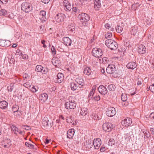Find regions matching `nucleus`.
<instances>
[{"instance_id":"obj_1","label":"nucleus","mask_w":154,"mask_h":154,"mask_svg":"<svg viewBox=\"0 0 154 154\" xmlns=\"http://www.w3.org/2000/svg\"><path fill=\"white\" fill-rule=\"evenodd\" d=\"M21 9L26 13H28L32 10V5L26 2H23L21 5Z\"/></svg>"},{"instance_id":"obj_2","label":"nucleus","mask_w":154,"mask_h":154,"mask_svg":"<svg viewBox=\"0 0 154 154\" xmlns=\"http://www.w3.org/2000/svg\"><path fill=\"white\" fill-rule=\"evenodd\" d=\"M80 16V20L81 22H82L83 25L85 26L88 24L87 22L89 20L90 17L88 15L85 13H82L79 14Z\"/></svg>"},{"instance_id":"obj_3","label":"nucleus","mask_w":154,"mask_h":154,"mask_svg":"<svg viewBox=\"0 0 154 154\" xmlns=\"http://www.w3.org/2000/svg\"><path fill=\"white\" fill-rule=\"evenodd\" d=\"M92 54L93 56L96 57H99L103 54L102 50L100 48H93L92 51Z\"/></svg>"},{"instance_id":"obj_4","label":"nucleus","mask_w":154,"mask_h":154,"mask_svg":"<svg viewBox=\"0 0 154 154\" xmlns=\"http://www.w3.org/2000/svg\"><path fill=\"white\" fill-rule=\"evenodd\" d=\"M76 104L74 100L73 101L66 102L65 103V108L67 109H74L76 106Z\"/></svg>"},{"instance_id":"obj_5","label":"nucleus","mask_w":154,"mask_h":154,"mask_svg":"<svg viewBox=\"0 0 154 154\" xmlns=\"http://www.w3.org/2000/svg\"><path fill=\"white\" fill-rule=\"evenodd\" d=\"M102 127L103 130L107 132L111 131L113 128V125L109 122L104 123Z\"/></svg>"},{"instance_id":"obj_6","label":"nucleus","mask_w":154,"mask_h":154,"mask_svg":"<svg viewBox=\"0 0 154 154\" xmlns=\"http://www.w3.org/2000/svg\"><path fill=\"white\" fill-rule=\"evenodd\" d=\"M116 113L115 109L112 107H110L107 109L106 115L108 116L112 117L114 116Z\"/></svg>"},{"instance_id":"obj_7","label":"nucleus","mask_w":154,"mask_h":154,"mask_svg":"<svg viewBox=\"0 0 154 154\" xmlns=\"http://www.w3.org/2000/svg\"><path fill=\"white\" fill-rule=\"evenodd\" d=\"M116 66L113 64L109 65L106 68L107 72L109 74H112L116 71Z\"/></svg>"},{"instance_id":"obj_8","label":"nucleus","mask_w":154,"mask_h":154,"mask_svg":"<svg viewBox=\"0 0 154 154\" xmlns=\"http://www.w3.org/2000/svg\"><path fill=\"white\" fill-rule=\"evenodd\" d=\"M65 16L63 14L61 13H58L55 17V19L57 22L59 23L63 21Z\"/></svg>"},{"instance_id":"obj_9","label":"nucleus","mask_w":154,"mask_h":154,"mask_svg":"<svg viewBox=\"0 0 154 154\" xmlns=\"http://www.w3.org/2000/svg\"><path fill=\"white\" fill-rule=\"evenodd\" d=\"M99 92L102 95H104L107 93V88L102 85H100L98 88Z\"/></svg>"},{"instance_id":"obj_10","label":"nucleus","mask_w":154,"mask_h":154,"mask_svg":"<svg viewBox=\"0 0 154 154\" xmlns=\"http://www.w3.org/2000/svg\"><path fill=\"white\" fill-rule=\"evenodd\" d=\"M131 123V119L128 117L124 119V120L121 122L122 125L125 127L128 126Z\"/></svg>"},{"instance_id":"obj_11","label":"nucleus","mask_w":154,"mask_h":154,"mask_svg":"<svg viewBox=\"0 0 154 154\" xmlns=\"http://www.w3.org/2000/svg\"><path fill=\"white\" fill-rule=\"evenodd\" d=\"M137 51L140 54H144L146 51V49L144 45L140 44L138 45Z\"/></svg>"},{"instance_id":"obj_12","label":"nucleus","mask_w":154,"mask_h":154,"mask_svg":"<svg viewBox=\"0 0 154 154\" xmlns=\"http://www.w3.org/2000/svg\"><path fill=\"white\" fill-rule=\"evenodd\" d=\"M96 88V85H94L92 87V89L91 90L88 97V98L89 99V102H91L92 99L93 97V96L94 93Z\"/></svg>"},{"instance_id":"obj_13","label":"nucleus","mask_w":154,"mask_h":154,"mask_svg":"<svg viewBox=\"0 0 154 154\" xmlns=\"http://www.w3.org/2000/svg\"><path fill=\"white\" fill-rule=\"evenodd\" d=\"M10 42L8 40H0V46L5 47H8L10 45Z\"/></svg>"},{"instance_id":"obj_14","label":"nucleus","mask_w":154,"mask_h":154,"mask_svg":"<svg viewBox=\"0 0 154 154\" xmlns=\"http://www.w3.org/2000/svg\"><path fill=\"white\" fill-rule=\"evenodd\" d=\"M63 44L66 46H70L72 43L71 39L68 37H64L62 39Z\"/></svg>"},{"instance_id":"obj_15","label":"nucleus","mask_w":154,"mask_h":154,"mask_svg":"<svg viewBox=\"0 0 154 154\" xmlns=\"http://www.w3.org/2000/svg\"><path fill=\"white\" fill-rule=\"evenodd\" d=\"M56 77L57 78H56V82L57 83H61L64 79V75L61 73H58Z\"/></svg>"},{"instance_id":"obj_16","label":"nucleus","mask_w":154,"mask_h":154,"mask_svg":"<svg viewBox=\"0 0 154 154\" xmlns=\"http://www.w3.org/2000/svg\"><path fill=\"white\" fill-rule=\"evenodd\" d=\"M75 81L79 85H81V86H79L80 88H81V86H83V79L80 76L77 75L75 77Z\"/></svg>"},{"instance_id":"obj_17","label":"nucleus","mask_w":154,"mask_h":154,"mask_svg":"<svg viewBox=\"0 0 154 154\" xmlns=\"http://www.w3.org/2000/svg\"><path fill=\"white\" fill-rule=\"evenodd\" d=\"M8 103L5 100L0 101V108L2 109H5L8 108Z\"/></svg>"},{"instance_id":"obj_18","label":"nucleus","mask_w":154,"mask_h":154,"mask_svg":"<svg viewBox=\"0 0 154 154\" xmlns=\"http://www.w3.org/2000/svg\"><path fill=\"white\" fill-rule=\"evenodd\" d=\"M51 62L56 67H60L61 65L60 61L57 58L52 60Z\"/></svg>"},{"instance_id":"obj_19","label":"nucleus","mask_w":154,"mask_h":154,"mask_svg":"<svg viewBox=\"0 0 154 154\" xmlns=\"http://www.w3.org/2000/svg\"><path fill=\"white\" fill-rule=\"evenodd\" d=\"M137 66L136 63L133 62L129 63L127 65V67L128 69H133L135 68Z\"/></svg>"},{"instance_id":"obj_20","label":"nucleus","mask_w":154,"mask_h":154,"mask_svg":"<svg viewBox=\"0 0 154 154\" xmlns=\"http://www.w3.org/2000/svg\"><path fill=\"white\" fill-rule=\"evenodd\" d=\"M74 133V129L69 130L67 132V137L69 139L72 138Z\"/></svg>"},{"instance_id":"obj_21","label":"nucleus","mask_w":154,"mask_h":154,"mask_svg":"<svg viewBox=\"0 0 154 154\" xmlns=\"http://www.w3.org/2000/svg\"><path fill=\"white\" fill-rule=\"evenodd\" d=\"M94 8L96 9H98L101 6V0H94Z\"/></svg>"},{"instance_id":"obj_22","label":"nucleus","mask_w":154,"mask_h":154,"mask_svg":"<svg viewBox=\"0 0 154 154\" xmlns=\"http://www.w3.org/2000/svg\"><path fill=\"white\" fill-rule=\"evenodd\" d=\"M113 42L109 48L112 50H115L118 48V44L117 42L114 41Z\"/></svg>"},{"instance_id":"obj_23","label":"nucleus","mask_w":154,"mask_h":154,"mask_svg":"<svg viewBox=\"0 0 154 154\" xmlns=\"http://www.w3.org/2000/svg\"><path fill=\"white\" fill-rule=\"evenodd\" d=\"M42 124L43 125V128H45L47 129L48 126V119H47V118H45V117L44 119L42 120Z\"/></svg>"},{"instance_id":"obj_24","label":"nucleus","mask_w":154,"mask_h":154,"mask_svg":"<svg viewBox=\"0 0 154 154\" xmlns=\"http://www.w3.org/2000/svg\"><path fill=\"white\" fill-rule=\"evenodd\" d=\"M84 73L85 75H89L91 73V69L89 67H87L84 69Z\"/></svg>"},{"instance_id":"obj_25","label":"nucleus","mask_w":154,"mask_h":154,"mask_svg":"<svg viewBox=\"0 0 154 154\" xmlns=\"http://www.w3.org/2000/svg\"><path fill=\"white\" fill-rule=\"evenodd\" d=\"M87 113L88 109L87 108H82L80 111V114L82 116H85Z\"/></svg>"},{"instance_id":"obj_26","label":"nucleus","mask_w":154,"mask_h":154,"mask_svg":"<svg viewBox=\"0 0 154 154\" xmlns=\"http://www.w3.org/2000/svg\"><path fill=\"white\" fill-rule=\"evenodd\" d=\"M113 41L114 40L111 39H107L105 41V44L108 48H109Z\"/></svg>"},{"instance_id":"obj_27","label":"nucleus","mask_w":154,"mask_h":154,"mask_svg":"<svg viewBox=\"0 0 154 154\" xmlns=\"http://www.w3.org/2000/svg\"><path fill=\"white\" fill-rule=\"evenodd\" d=\"M140 5H141L139 3H134L132 5L131 9L135 11L137 9H138L139 7H140Z\"/></svg>"},{"instance_id":"obj_28","label":"nucleus","mask_w":154,"mask_h":154,"mask_svg":"<svg viewBox=\"0 0 154 154\" xmlns=\"http://www.w3.org/2000/svg\"><path fill=\"white\" fill-rule=\"evenodd\" d=\"M70 86L71 89L74 91L76 90L78 87L77 84L74 82H72L70 83Z\"/></svg>"},{"instance_id":"obj_29","label":"nucleus","mask_w":154,"mask_h":154,"mask_svg":"<svg viewBox=\"0 0 154 154\" xmlns=\"http://www.w3.org/2000/svg\"><path fill=\"white\" fill-rule=\"evenodd\" d=\"M42 98H41V100L44 102L46 101L48 98V96L46 93H43L42 94L41 96Z\"/></svg>"},{"instance_id":"obj_30","label":"nucleus","mask_w":154,"mask_h":154,"mask_svg":"<svg viewBox=\"0 0 154 154\" xmlns=\"http://www.w3.org/2000/svg\"><path fill=\"white\" fill-rule=\"evenodd\" d=\"M68 27L69 30L71 32H73L75 29V26L73 24H71L70 25H69Z\"/></svg>"},{"instance_id":"obj_31","label":"nucleus","mask_w":154,"mask_h":154,"mask_svg":"<svg viewBox=\"0 0 154 154\" xmlns=\"http://www.w3.org/2000/svg\"><path fill=\"white\" fill-rule=\"evenodd\" d=\"M116 88V86L113 84H110L108 86V89L110 91H114Z\"/></svg>"},{"instance_id":"obj_32","label":"nucleus","mask_w":154,"mask_h":154,"mask_svg":"<svg viewBox=\"0 0 154 154\" xmlns=\"http://www.w3.org/2000/svg\"><path fill=\"white\" fill-rule=\"evenodd\" d=\"M113 74V76L115 78H119L121 76L119 71L116 69V71Z\"/></svg>"},{"instance_id":"obj_33","label":"nucleus","mask_w":154,"mask_h":154,"mask_svg":"<svg viewBox=\"0 0 154 154\" xmlns=\"http://www.w3.org/2000/svg\"><path fill=\"white\" fill-rule=\"evenodd\" d=\"M43 67L41 65H37L36 66L35 70L37 72H41L42 71Z\"/></svg>"},{"instance_id":"obj_34","label":"nucleus","mask_w":154,"mask_h":154,"mask_svg":"<svg viewBox=\"0 0 154 154\" xmlns=\"http://www.w3.org/2000/svg\"><path fill=\"white\" fill-rule=\"evenodd\" d=\"M25 145L27 147H29L30 149H33L34 148V146L29 142H26Z\"/></svg>"},{"instance_id":"obj_35","label":"nucleus","mask_w":154,"mask_h":154,"mask_svg":"<svg viewBox=\"0 0 154 154\" xmlns=\"http://www.w3.org/2000/svg\"><path fill=\"white\" fill-rule=\"evenodd\" d=\"M11 130L14 131V134H16V132H19L18 128L14 125H12L11 127Z\"/></svg>"},{"instance_id":"obj_36","label":"nucleus","mask_w":154,"mask_h":154,"mask_svg":"<svg viewBox=\"0 0 154 154\" xmlns=\"http://www.w3.org/2000/svg\"><path fill=\"white\" fill-rule=\"evenodd\" d=\"M137 29L135 27L132 28V29L131 31V34L134 35H135L137 33Z\"/></svg>"},{"instance_id":"obj_37","label":"nucleus","mask_w":154,"mask_h":154,"mask_svg":"<svg viewBox=\"0 0 154 154\" xmlns=\"http://www.w3.org/2000/svg\"><path fill=\"white\" fill-rule=\"evenodd\" d=\"M144 23L148 25H150L151 24L152 22L149 17H147L145 20Z\"/></svg>"},{"instance_id":"obj_38","label":"nucleus","mask_w":154,"mask_h":154,"mask_svg":"<svg viewBox=\"0 0 154 154\" xmlns=\"http://www.w3.org/2000/svg\"><path fill=\"white\" fill-rule=\"evenodd\" d=\"M116 29L117 32L118 33H120L123 30L122 27L119 25H117V27L116 28Z\"/></svg>"},{"instance_id":"obj_39","label":"nucleus","mask_w":154,"mask_h":154,"mask_svg":"<svg viewBox=\"0 0 154 154\" xmlns=\"http://www.w3.org/2000/svg\"><path fill=\"white\" fill-rule=\"evenodd\" d=\"M96 143L98 145H101V139L99 138H97L96 139V140L94 139V140L93 142L94 143H96Z\"/></svg>"},{"instance_id":"obj_40","label":"nucleus","mask_w":154,"mask_h":154,"mask_svg":"<svg viewBox=\"0 0 154 154\" xmlns=\"http://www.w3.org/2000/svg\"><path fill=\"white\" fill-rule=\"evenodd\" d=\"M121 100L122 101H125L127 100V95L125 94H122L121 95Z\"/></svg>"},{"instance_id":"obj_41","label":"nucleus","mask_w":154,"mask_h":154,"mask_svg":"<svg viewBox=\"0 0 154 154\" xmlns=\"http://www.w3.org/2000/svg\"><path fill=\"white\" fill-rule=\"evenodd\" d=\"M100 97L99 95H96L92 99L94 101H97L100 100Z\"/></svg>"},{"instance_id":"obj_42","label":"nucleus","mask_w":154,"mask_h":154,"mask_svg":"<svg viewBox=\"0 0 154 154\" xmlns=\"http://www.w3.org/2000/svg\"><path fill=\"white\" fill-rule=\"evenodd\" d=\"M87 142L88 143H87V147H88V148H91V146L93 145H92L93 142L91 140H88Z\"/></svg>"},{"instance_id":"obj_43","label":"nucleus","mask_w":154,"mask_h":154,"mask_svg":"<svg viewBox=\"0 0 154 154\" xmlns=\"http://www.w3.org/2000/svg\"><path fill=\"white\" fill-rule=\"evenodd\" d=\"M112 36V33L109 32H107L105 35V38H110Z\"/></svg>"},{"instance_id":"obj_44","label":"nucleus","mask_w":154,"mask_h":154,"mask_svg":"<svg viewBox=\"0 0 154 154\" xmlns=\"http://www.w3.org/2000/svg\"><path fill=\"white\" fill-rule=\"evenodd\" d=\"M7 11L5 9H2L0 10V16H5L6 14Z\"/></svg>"},{"instance_id":"obj_45","label":"nucleus","mask_w":154,"mask_h":154,"mask_svg":"<svg viewBox=\"0 0 154 154\" xmlns=\"http://www.w3.org/2000/svg\"><path fill=\"white\" fill-rule=\"evenodd\" d=\"M143 133L145 134L144 136V138L145 139H149V140H150L149 138L150 137L151 135L149 132H148V133H146V132L144 133V131Z\"/></svg>"},{"instance_id":"obj_46","label":"nucleus","mask_w":154,"mask_h":154,"mask_svg":"<svg viewBox=\"0 0 154 154\" xmlns=\"http://www.w3.org/2000/svg\"><path fill=\"white\" fill-rule=\"evenodd\" d=\"M19 106H13L12 107V110L14 112H17L18 111Z\"/></svg>"},{"instance_id":"obj_47","label":"nucleus","mask_w":154,"mask_h":154,"mask_svg":"<svg viewBox=\"0 0 154 154\" xmlns=\"http://www.w3.org/2000/svg\"><path fill=\"white\" fill-rule=\"evenodd\" d=\"M115 141L113 139H110L109 140L108 142V145L109 146H112L114 144Z\"/></svg>"},{"instance_id":"obj_48","label":"nucleus","mask_w":154,"mask_h":154,"mask_svg":"<svg viewBox=\"0 0 154 154\" xmlns=\"http://www.w3.org/2000/svg\"><path fill=\"white\" fill-rule=\"evenodd\" d=\"M48 72V69L47 68H44L42 69L41 72L42 74H45Z\"/></svg>"},{"instance_id":"obj_49","label":"nucleus","mask_w":154,"mask_h":154,"mask_svg":"<svg viewBox=\"0 0 154 154\" xmlns=\"http://www.w3.org/2000/svg\"><path fill=\"white\" fill-rule=\"evenodd\" d=\"M51 52L53 55L56 54V50L54 47L52 46L51 48Z\"/></svg>"},{"instance_id":"obj_50","label":"nucleus","mask_w":154,"mask_h":154,"mask_svg":"<svg viewBox=\"0 0 154 154\" xmlns=\"http://www.w3.org/2000/svg\"><path fill=\"white\" fill-rule=\"evenodd\" d=\"M72 10L73 11L75 12L76 13H79V10L76 7L74 6L73 5Z\"/></svg>"},{"instance_id":"obj_51","label":"nucleus","mask_w":154,"mask_h":154,"mask_svg":"<svg viewBox=\"0 0 154 154\" xmlns=\"http://www.w3.org/2000/svg\"><path fill=\"white\" fill-rule=\"evenodd\" d=\"M149 90L152 92L154 93V84H152L149 87Z\"/></svg>"},{"instance_id":"obj_52","label":"nucleus","mask_w":154,"mask_h":154,"mask_svg":"<svg viewBox=\"0 0 154 154\" xmlns=\"http://www.w3.org/2000/svg\"><path fill=\"white\" fill-rule=\"evenodd\" d=\"M122 105L123 106H126L128 105V103L127 100L125 101H122Z\"/></svg>"},{"instance_id":"obj_53","label":"nucleus","mask_w":154,"mask_h":154,"mask_svg":"<svg viewBox=\"0 0 154 154\" xmlns=\"http://www.w3.org/2000/svg\"><path fill=\"white\" fill-rule=\"evenodd\" d=\"M22 127L23 129L26 130H29L31 129V128L30 126L27 125H23L22 126Z\"/></svg>"},{"instance_id":"obj_54","label":"nucleus","mask_w":154,"mask_h":154,"mask_svg":"<svg viewBox=\"0 0 154 154\" xmlns=\"http://www.w3.org/2000/svg\"><path fill=\"white\" fill-rule=\"evenodd\" d=\"M96 143V142L95 143H94L93 142V145H94V146L95 148L96 149H99V147L100 146V145H98V144H97Z\"/></svg>"},{"instance_id":"obj_55","label":"nucleus","mask_w":154,"mask_h":154,"mask_svg":"<svg viewBox=\"0 0 154 154\" xmlns=\"http://www.w3.org/2000/svg\"><path fill=\"white\" fill-rule=\"evenodd\" d=\"M66 9L68 11H70L71 9L72 8L70 4H68V5H66L65 7Z\"/></svg>"},{"instance_id":"obj_56","label":"nucleus","mask_w":154,"mask_h":154,"mask_svg":"<svg viewBox=\"0 0 154 154\" xmlns=\"http://www.w3.org/2000/svg\"><path fill=\"white\" fill-rule=\"evenodd\" d=\"M97 114H93L91 116V118L93 119L94 120H97Z\"/></svg>"},{"instance_id":"obj_57","label":"nucleus","mask_w":154,"mask_h":154,"mask_svg":"<svg viewBox=\"0 0 154 154\" xmlns=\"http://www.w3.org/2000/svg\"><path fill=\"white\" fill-rule=\"evenodd\" d=\"M13 86H9L8 87V89L9 91L11 92L13 91Z\"/></svg>"},{"instance_id":"obj_58","label":"nucleus","mask_w":154,"mask_h":154,"mask_svg":"<svg viewBox=\"0 0 154 154\" xmlns=\"http://www.w3.org/2000/svg\"><path fill=\"white\" fill-rule=\"evenodd\" d=\"M68 4H70L69 2L66 0H64L63 1V5L65 7H66V5H68Z\"/></svg>"},{"instance_id":"obj_59","label":"nucleus","mask_w":154,"mask_h":154,"mask_svg":"<svg viewBox=\"0 0 154 154\" xmlns=\"http://www.w3.org/2000/svg\"><path fill=\"white\" fill-rule=\"evenodd\" d=\"M40 15L45 16L46 14V12L45 11H42L40 12Z\"/></svg>"},{"instance_id":"obj_60","label":"nucleus","mask_w":154,"mask_h":154,"mask_svg":"<svg viewBox=\"0 0 154 154\" xmlns=\"http://www.w3.org/2000/svg\"><path fill=\"white\" fill-rule=\"evenodd\" d=\"M31 90L33 92H35L37 91V90L34 86H33L31 88Z\"/></svg>"},{"instance_id":"obj_61","label":"nucleus","mask_w":154,"mask_h":154,"mask_svg":"<svg viewBox=\"0 0 154 154\" xmlns=\"http://www.w3.org/2000/svg\"><path fill=\"white\" fill-rule=\"evenodd\" d=\"M7 143L8 144V146H10L11 145V142L10 139H8L7 142Z\"/></svg>"},{"instance_id":"obj_62","label":"nucleus","mask_w":154,"mask_h":154,"mask_svg":"<svg viewBox=\"0 0 154 154\" xmlns=\"http://www.w3.org/2000/svg\"><path fill=\"white\" fill-rule=\"evenodd\" d=\"M149 117L151 119H154V112L151 113L149 115Z\"/></svg>"},{"instance_id":"obj_63","label":"nucleus","mask_w":154,"mask_h":154,"mask_svg":"<svg viewBox=\"0 0 154 154\" xmlns=\"http://www.w3.org/2000/svg\"><path fill=\"white\" fill-rule=\"evenodd\" d=\"M8 0H0V2H2V3L5 4L8 2Z\"/></svg>"},{"instance_id":"obj_64","label":"nucleus","mask_w":154,"mask_h":154,"mask_svg":"<svg viewBox=\"0 0 154 154\" xmlns=\"http://www.w3.org/2000/svg\"><path fill=\"white\" fill-rule=\"evenodd\" d=\"M105 26L106 29H109L110 27V25L108 23H106L105 24Z\"/></svg>"}]
</instances>
